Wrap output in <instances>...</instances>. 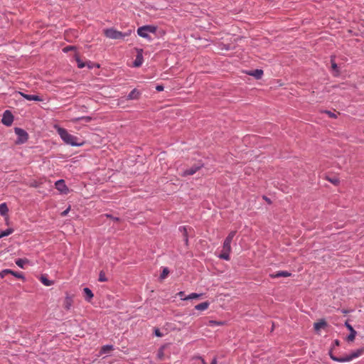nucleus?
<instances>
[{
	"label": "nucleus",
	"mask_w": 364,
	"mask_h": 364,
	"mask_svg": "<svg viewBox=\"0 0 364 364\" xmlns=\"http://www.w3.org/2000/svg\"><path fill=\"white\" fill-rule=\"evenodd\" d=\"M55 129L62 140L67 144L71 146H81L82 144V142L79 141L77 136L69 134L65 129L59 127H55Z\"/></svg>",
	"instance_id": "1"
},
{
	"label": "nucleus",
	"mask_w": 364,
	"mask_h": 364,
	"mask_svg": "<svg viewBox=\"0 0 364 364\" xmlns=\"http://www.w3.org/2000/svg\"><path fill=\"white\" fill-rule=\"evenodd\" d=\"M104 34L107 38L111 39H123L124 37L128 36L129 33H122L114 28H107L104 30Z\"/></svg>",
	"instance_id": "2"
},
{
	"label": "nucleus",
	"mask_w": 364,
	"mask_h": 364,
	"mask_svg": "<svg viewBox=\"0 0 364 364\" xmlns=\"http://www.w3.org/2000/svg\"><path fill=\"white\" fill-rule=\"evenodd\" d=\"M231 243L226 242L225 240L223 242V249L221 251L219 257L220 259H223L225 260L229 261L230 259V254L231 252Z\"/></svg>",
	"instance_id": "3"
},
{
	"label": "nucleus",
	"mask_w": 364,
	"mask_h": 364,
	"mask_svg": "<svg viewBox=\"0 0 364 364\" xmlns=\"http://www.w3.org/2000/svg\"><path fill=\"white\" fill-rule=\"evenodd\" d=\"M55 187L61 193L68 194L69 193V188L66 186L65 181L63 179L57 181L55 183Z\"/></svg>",
	"instance_id": "4"
},
{
	"label": "nucleus",
	"mask_w": 364,
	"mask_h": 364,
	"mask_svg": "<svg viewBox=\"0 0 364 364\" xmlns=\"http://www.w3.org/2000/svg\"><path fill=\"white\" fill-rule=\"evenodd\" d=\"M202 167V165H194L190 168H187L186 170L181 171L180 173V175L181 176H192L195 173H196L197 171H198Z\"/></svg>",
	"instance_id": "5"
},
{
	"label": "nucleus",
	"mask_w": 364,
	"mask_h": 364,
	"mask_svg": "<svg viewBox=\"0 0 364 364\" xmlns=\"http://www.w3.org/2000/svg\"><path fill=\"white\" fill-rule=\"evenodd\" d=\"M15 133L18 136V143H23L28 139V134L21 128H16Z\"/></svg>",
	"instance_id": "6"
},
{
	"label": "nucleus",
	"mask_w": 364,
	"mask_h": 364,
	"mask_svg": "<svg viewBox=\"0 0 364 364\" xmlns=\"http://www.w3.org/2000/svg\"><path fill=\"white\" fill-rule=\"evenodd\" d=\"M1 122L6 126H10L13 122V116L8 110L5 111Z\"/></svg>",
	"instance_id": "7"
},
{
	"label": "nucleus",
	"mask_w": 364,
	"mask_h": 364,
	"mask_svg": "<svg viewBox=\"0 0 364 364\" xmlns=\"http://www.w3.org/2000/svg\"><path fill=\"white\" fill-rule=\"evenodd\" d=\"M345 326L348 329V330H350V333L348 335V336L347 337V341H353L355 338V336L357 334V332L354 330V328H353V326L348 322V321H346L345 323Z\"/></svg>",
	"instance_id": "8"
},
{
	"label": "nucleus",
	"mask_w": 364,
	"mask_h": 364,
	"mask_svg": "<svg viewBox=\"0 0 364 364\" xmlns=\"http://www.w3.org/2000/svg\"><path fill=\"white\" fill-rule=\"evenodd\" d=\"M19 95H21L23 98H25L26 100H29V101H31V100L38 101V102L43 101V99L41 98L38 95H28V94H25L21 92H19Z\"/></svg>",
	"instance_id": "9"
},
{
	"label": "nucleus",
	"mask_w": 364,
	"mask_h": 364,
	"mask_svg": "<svg viewBox=\"0 0 364 364\" xmlns=\"http://www.w3.org/2000/svg\"><path fill=\"white\" fill-rule=\"evenodd\" d=\"M8 274H11L18 279L24 278L21 273L14 272L11 269H4V270L1 271V277H4L5 275H6Z\"/></svg>",
	"instance_id": "10"
},
{
	"label": "nucleus",
	"mask_w": 364,
	"mask_h": 364,
	"mask_svg": "<svg viewBox=\"0 0 364 364\" xmlns=\"http://www.w3.org/2000/svg\"><path fill=\"white\" fill-rule=\"evenodd\" d=\"M291 275V274L287 271H279L276 273H273V274H270V277L272 278H279V277H290Z\"/></svg>",
	"instance_id": "11"
},
{
	"label": "nucleus",
	"mask_w": 364,
	"mask_h": 364,
	"mask_svg": "<svg viewBox=\"0 0 364 364\" xmlns=\"http://www.w3.org/2000/svg\"><path fill=\"white\" fill-rule=\"evenodd\" d=\"M137 33L143 37V38H149L151 39V36L149 35V33L147 32V28H144V26L142 27H140L138 28L137 30Z\"/></svg>",
	"instance_id": "12"
},
{
	"label": "nucleus",
	"mask_w": 364,
	"mask_h": 364,
	"mask_svg": "<svg viewBox=\"0 0 364 364\" xmlns=\"http://www.w3.org/2000/svg\"><path fill=\"white\" fill-rule=\"evenodd\" d=\"M140 95H141V93H140V92L138 90L134 89L128 95L127 100H136V99H138Z\"/></svg>",
	"instance_id": "13"
},
{
	"label": "nucleus",
	"mask_w": 364,
	"mask_h": 364,
	"mask_svg": "<svg viewBox=\"0 0 364 364\" xmlns=\"http://www.w3.org/2000/svg\"><path fill=\"white\" fill-rule=\"evenodd\" d=\"M73 301L72 298L69 296H67L63 301V308L66 310H70L73 305Z\"/></svg>",
	"instance_id": "14"
},
{
	"label": "nucleus",
	"mask_w": 364,
	"mask_h": 364,
	"mask_svg": "<svg viewBox=\"0 0 364 364\" xmlns=\"http://www.w3.org/2000/svg\"><path fill=\"white\" fill-rule=\"evenodd\" d=\"M248 75L254 76L256 79H260L263 75V70L257 69L247 73Z\"/></svg>",
	"instance_id": "15"
},
{
	"label": "nucleus",
	"mask_w": 364,
	"mask_h": 364,
	"mask_svg": "<svg viewBox=\"0 0 364 364\" xmlns=\"http://www.w3.org/2000/svg\"><path fill=\"white\" fill-rule=\"evenodd\" d=\"M363 353H364V348H359V349L356 350L355 351L353 352L352 353H350L349 355V356H350V358H351V360H352L353 359L362 355Z\"/></svg>",
	"instance_id": "16"
},
{
	"label": "nucleus",
	"mask_w": 364,
	"mask_h": 364,
	"mask_svg": "<svg viewBox=\"0 0 364 364\" xmlns=\"http://www.w3.org/2000/svg\"><path fill=\"white\" fill-rule=\"evenodd\" d=\"M327 326V323L324 320H320L314 323V329L318 331Z\"/></svg>",
	"instance_id": "17"
},
{
	"label": "nucleus",
	"mask_w": 364,
	"mask_h": 364,
	"mask_svg": "<svg viewBox=\"0 0 364 364\" xmlns=\"http://www.w3.org/2000/svg\"><path fill=\"white\" fill-rule=\"evenodd\" d=\"M83 291H84V293H85V299L87 301H90L92 299V297L94 296L92 292V291L89 288H87V287L84 288Z\"/></svg>",
	"instance_id": "18"
},
{
	"label": "nucleus",
	"mask_w": 364,
	"mask_h": 364,
	"mask_svg": "<svg viewBox=\"0 0 364 364\" xmlns=\"http://www.w3.org/2000/svg\"><path fill=\"white\" fill-rule=\"evenodd\" d=\"M209 306V303L208 301L200 303L195 306V309L199 311L206 310Z\"/></svg>",
	"instance_id": "19"
},
{
	"label": "nucleus",
	"mask_w": 364,
	"mask_h": 364,
	"mask_svg": "<svg viewBox=\"0 0 364 364\" xmlns=\"http://www.w3.org/2000/svg\"><path fill=\"white\" fill-rule=\"evenodd\" d=\"M179 230L183 232V236L184 242H185L186 245L187 246L188 243L187 228L185 227V226L184 227H181L179 228Z\"/></svg>",
	"instance_id": "20"
},
{
	"label": "nucleus",
	"mask_w": 364,
	"mask_h": 364,
	"mask_svg": "<svg viewBox=\"0 0 364 364\" xmlns=\"http://www.w3.org/2000/svg\"><path fill=\"white\" fill-rule=\"evenodd\" d=\"M92 120V117H77L71 119V122H77L78 121H84L85 122H90Z\"/></svg>",
	"instance_id": "21"
},
{
	"label": "nucleus",
	"mask_w": 364,
	"mask_h": 364,
	"mask_svg": "<svg viewBox=\"0 0 364 364\" xmlns=\"http://www.w3.org/2000/svg\"><path fill=\"white\" fill-rule=\"evenodd\" d=\"M143 58L141 53H138L136 58L134 62V65L135 67H139L142 64Z\"/></svg>",
	"instance_id": "22"
},
{
	"label": "nucleus",
	"mask_w": 364,
	"mask_h": 364,
	"mask_svg": "<svg viewBox=\"0 0 364 364\" xmlns=\"http://www.w3.org/2000/svg\"><path fill=\"white\" fill-rule=\"evenodd\" d=\"M112 350H113V346H112V345L104 346L101 348L100 353H102V354L108 353Z\"/></svg>",
	"instance_id": "23"
},
{
	"label": "nucleus",
	"mask_w": 364,
	"mask_h": 364,
	"mask_svg": "<svg viewBox=\"0 0 364 364\" xmlns=\"http://www.w3.org/2000/svg\"><path fill=\"white\" fill-rule=\"evenodd\" d=\"M28 263L27 259H18L16 260V264L21 268H24V264Z\"/></svg>",
	"instance_id": "24"
},
{
	"label": "nucleus",
	"mask_w": 364,
	"mask_h": 364,
	"mask_svg": "<svg viewBox=\"0 0 364 364\" xmlns=\"http://www.w3.org/2000/svg\"><path fill=\"white\" fill-rule=\"evenodd\" d=\"M41 282L45 285V286H47V287H49V286H51L53 282L49 279H47L46 277L45 276H41Z\"/></svg>",
	"instance_id": "25"
},
{
	"label": "nucleus",
	"mask_w": 364,
	"mask_h": 364,
	"mask_svg": "<svg viewBox=\"0 0 364 364\" xmlns=\"http://www.w3.org/2000/svg\"><path fill=\"white\" fill-rule=\"evenodd\" d=\"M9 211L8 207L5 203L0 204V214L6 215Z\"/></svg>",
	"instance_id": "26"
},
{
	"label": "nucleus",
	"mask_w": 364,
	"mask_h": 364,
	"mask_svg": "<svg viewBox=\"0 0 364 364\" xmlns=\"http://www.w3.org/2000/svg\"><path fill=\"white\" fill-rule=\"evenodd\" d=\"M144 28H147V32L150 34H154V36L156 35V30H157V27L156 26H144Z\"/></svg>",
	"instance_id": "27"
},
{
	"label": "nucleus",
	"mask_w": 364,
	"mask_h": 364,
	"mask_svg": "<svg viewBox=\"0 0 364 364\" xmlns=\"http://www.w3.org/2000/svg\"><path fill=\"white\" fill-rule=\"evenodd\" d=\"M236 234V231H231L229 235H228V237L225 238V241L226 242H232L235 235Z\"/></svg>",
	"instance_id": "28"
},
{
	"label": "nucleus",
	"mask_w": 364,
	"mask_h": 364,
	"mask_svg": "<svg viewBox=\"0 0 364 364\" xmlns=\"http://www.w3.org/2000/svg\"><path fill=\"white\" fill-rule=\"evenodd\" d=\"M201 296V294H198L196 293H192L189 294L188 296H186L183 300H188V299H198Z\"/></svg>",
	"instance_id": "29"
},
{
	"label": "nucleus",
	"mask_w": 364,
	"mask_h": 364,
	"mask_svg": "<svg viewBox=\"0 0 364 364\" xmlns=\"http://www.w3.org/2000/svg\"><path fill=\"white\" fill-rule=\"evenodd\" d=\"M13 232H14V230L11 229V228L4 230L0 233V238H2L5 236H8V235H11Z\"/></svg>",
	"instance_id": "30"
},
{
	"label": "nucleus",
	"mask_w": 364,
	"mask_h": 364,
	"mask_svg": "<svg viewBox=\"0 0 364 364\" xmlns=\"http://www.w3.org/2000/svg\"><path fill=\"white\" fill-rule=\"evenodd\" d=\"M350 360H351V358H350L349 355H345L343 357H339V359H338L339 363L349 362Z\"/></svg>",
	"instance_id": "31"
},
{
	"label": "nucleus",
	"mask_w": 364,
	"mask_h": 364,
	"mask_svg": "<svg viewBox=\"0 0 364 364\" xmlns=\"http://www.w3.org/2000/svg\"><path fill=\"white\" fill-rule=\"evenodd\" d=\"M75 58L76 62L77 63V66L79 68H82L85 67V63L81 62L79 56L77 54L75 55Z\"/></svg>",
	"instance_id": "32"
},
{
	"label": "nucleus",
	"mask_w": 364,
	"mask_h": 364,
	"mask_svg": "<svg viewBox=\"0 0 364 364\" xmlns=\"http://www.w3.org/2000/svg\"><path fill=\"white\" fill-rule=\"evenodd\" d=\"M99 279L100 282H106V281H107V277L105 275V273L104 272L101 271L100 272V275H99V279Z\"/></svg>",
	"instance_id": "33"
},
{
	"label": "nucleus",
	"mask_w": 364,
	"mask_h": 364,
	"mask_svg": "<svg viewBox=\"0 0 364 364\" xmlns=\"http://www.w3.org/2000/svg\"><path fill=\"white\" fill-rule=\"evenodd\" d=\"M169 274V270L167 267L164 268L162 273H161V279L166 278Z\"/></svg>",
	"instance_id": "34"
},
{
	"label": "nucleus",
	"mask_w": 364,
	"mask_h": 364,
	"mask_svg": "<svg viewBox=\"0 0 364 364\" xmlns=\"http://www.w3.org/2000/svg\"><path fill=\"white\" fill-rule=\"evenodd\" d=\"M223 322H220V321H209V326H220V325H223Z\"/></svg>",
	"instance_id": "35"
},
{
	"label": "nucleus",
	"mask_w": 364,
	"mask_h": 364,
	"mask_svg": "<svg viewBox=\"0 0 364 364\" xmlns=\"http://www.w3.org/2000/svg\"><path fill=\"white\" fill-rule=\"evenodd\" d=\"M75 48L74 46H66V47H65V48L63 49V51L64 53H68V52H69V51H70V50H75Z\"/></svg>",
	"instance_id": "36"
},
{
	"label": "nucleus",
	"mask_w": 364,
	"mask_h": 364,
	"mask_svg": "<svg viewBox=\"0 0 364 364\" xmlns=\"http://www.w3.org/2000/svg\"><path fill=\"white\" fill-rule=\"evenodd\" d=\"M325 112L331 118H336V114L331 111H325Z\"/></svg>",
	"instance_id": "37"
},
{
	"label": "nucleus",
	"mask_w": 364,
	"mask_h": 364,
	"mask_svg": "<svg viewBox=\"0 0 364 364\" xmlns=\"http://www.w3.org/2000/svg\"><path fill=\"white\" fill-rule=\"evenodd\" d=\"M331 68L333 70H337L338 68L337 64L334 62L333 60H331Z\"/></svg>",
	"instance_id": "38"
},
{
	"label": "nucleus",
	"mask_w": 364,
	"mask_h": 364,
	"mask_svg": "<svg viewBox=\"0 0 364 364\" xmlns=\"http://www.w3.org/2000/svg\"><path fill=\"white\" fill-rule=\"evenodd\" d=\"M70 209V207L68 208L65 210H64V211L61 213V215H62V216H65V215L68 213V212H69Z\"/></svg>",
	"instance_id": "39"
},
{
	"label": "nucleus",
	"mask_w": 364,
	"mask_h": 364,
	"mask_svg": "<svg viewBox=\"0 0 364 364\" xmlns=\"http://www.w3.org/2000/svg\"><path fill=\"white\" fill-rule=\"evenodd\" d=\"M331 356V358L334 360V361H336V362H338V359L339 358L338 357H336V356H334L333 355L331 354L330 355Z\"/></svg>",
	"instance_id": "40"
},
{
	"label": "nucleus",
	"mask_w": 364,
	"mask_h": 364,
	"mask_svg": "<svg viewBox=\"0 0 364 364\" xmlns=\"http://www.w3.org/2000/svg\"><path fill=\"white\" fill-rule=\"evenodd\" d=\"M330 182H331L333 184H337L338 183V180L336 178L333 179H328Z\"/></svg>",
	"instance_id": "41"
},
{
	"label": "nucleus",
	"mask_w": 364,
	"mask_h": 364,
	"mask_svg": "<svg viewBox=\"0 0 364 364\" xmlns=\"http://www.w3.org/2000/svg\"><path fill=\"white\" fill-rule=\"evenodd\" d=\"M177 295H178V296H179L181 297V299H183H183L185 298V297H183V296H184V292H183V291H180V292H178V293L177 294Z\"/></svg>",
	"instance_id": "42"
},
{
	"label": "nucleus",
	"mask_w": 364,
	"mask_h": 364,
	"mask_svg": "<svg viewBox=\"0 0 364 364\" xmlns=\"http://www.w3.org/2000/svg\"><path fill=\"white\" fill-rule=\"evenodd\" d=\"M203 364H205V363H204V361H203ZM210 364H217V359H216V358H214L212 360V362H211V363H210Z\"/></svg>",
	"instance_id": "43"
},
{
	"label": "nucleus",
	"mask_w": 364,
	"mask_h": 364,
	"mask_svg": "<svg viewBox=\"0 0 364 364\" xmlns=\"http://www.w3.org/2000/svg\"><path fill=\"white\" fill-rule=\"evenodd\" d=\"M154 332H155V335H156V336H159V328H155Z\"/></svg>",
	"instance_id": "44"
},
{
	"label": "nucleus",
	"mask_w": 364,
	"mask_h": 364,
	"mask_svg": "<svg viewBox=\"0 0 364 364\" xmlns=\"http://www.w3.org/2000/svg\"><path fill=\"white\" fill-rule=\"evenodd\" d=\"M107 217H110L111 218H112L114 220H116V221H119V219L118 218H113V217H111L110 215H107Z\"/></svg>",
	"instance_id": "45"
},
{
	"label": "nucleus",
	"mask_w": 364,
	"mask_h": 364,
	"mask_svg": "<svg viewBox=\"0 0 364 364\" xmlns=\"http://www.w3.org/2000/svg\"><path fill=\"white\" fill-rule=\"evenodd\" d=\"M156 90L159 91V90H160L159 85L156 86Z\"/></svg>",
	"instance_id": "46"
},
{
	"label": "nucleus",
	"mask_w": 364,
	"mask_h": 364,
	"mask_svg": "<svg viewBox=\"0 0 364 364\" xmlns=\"http://www.w3.org/2000/svg\"><path fill=\"white\" fill-rule=\"evenodd\" d=\"M264 198L266 200V201H268L269 203H270L269 200L267 199L266 197H264Z\"/></svg>",
	"instance_id": "47"
},
{
	"label": "nucleus",
	"mask_w": 364,
	"mask_h": 364,
	"mask_svg": "<svg viewBox=\"0 0 364 364\" xmlns=\"http://www.w3.org/2000/svg\"><path fill=\"white\" fill-rule=\"evenodd\" d=\"M348 312V311H346V310H343V313H344V314H347Z\"/></svg>",
	"instance_id": "48"
},
{
	"label": "nucleus",
	"mask_w": 364,
	"mask_h": 364,
	"mask_svg": "<svg viewBox=\"0 0 364 364\" xmlns=\"http://www.w3.org/2000/svg\"><path fill=\"white\" fill-rule=\"evenodd\" d=\"M164 90V87L162 85H161V91H162Z\"/></svg>",
	"instance_id": "49"
},
{
	"label": "nucleus",
	"mask_w": 364,
	"mask_h": 364,
	"mask_svg": "<svg viewBox=\"0 0 364 364\" xmlns=\"http://www.w3.org/2000/svg\"><path fill=\"white\" fill-rule=\"evenodd\" d=\"M335 342L336 345H338V341H336Z\"/></svg>",
	"instance_id": "50"
}]
</instances>
